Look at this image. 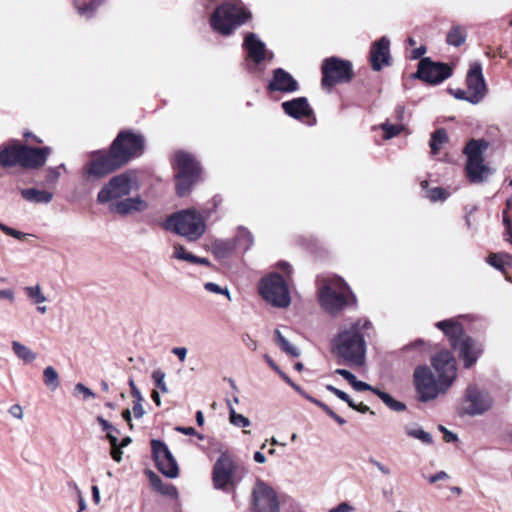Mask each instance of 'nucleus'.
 Masks as SVG:
<instances>
[{"mask_svg":"<svg viewBox=\"0 0 512 512\" xmlns=\"http://www.w3.org/2000/svg\"><path fill=\"white\" fill-rule=\"evenodd\" d=\"M50 154L48 147L31 148L22 144L19 166L25 169H37L42 167Z\"/></svg>","mask_w":512,"mask_h":512,"instance_id":"nucleus-21","label":"nucleus"},{"mask_svg":"<svg viewBox=\"0 0 512 512\" xmlns=\"http://www.w3.org/2000/svg\"><path fill=\"white\" fill-rule=\"evenodd\" d=\"M211 213L210 209H202L201 211L194 208L183 209L169 216L165 227L189 241H196L204 235L206 221Z\"/></svg>","mask_w":512,"mask_h":512,"instance_id":"nucleus-2","label":"nucleus"},{"mask_svg":"<svg viewBox=\"0 0 512 512\" xmlns=\"http://www.w3.org/2000/svg\"><path fill=\"white\" fill-rule=\"evenodd\" d=\"M436 327L444 332L452 347L458 351L465 368H470L483 351L481 343L466 336L462 325L454 319L439 321Z\"/></svg>","mask_w":512,"mask_h":512,"instance_id":"nucleus-3","label":"nucleus"},{"mask_svg":"<svg viewBox=\"0 0 512 512\" xmlns=\"http://www.w3.org/2000/svg\"><path fill=\"white\" fill-rule=\"evenodd\" d=\"M176 169V189L180 196L186 195L199 179L200 167L194 157L187 152L178 151L174 156Z\"/></svg>","mask_w":512,"mask_h":512,"instance_id":"nucleus-9","label":"nucleus"},{"mask_svg":"<svg viewBox=\"0 0 512 512\" xmlns=\"http://www.w3.org/2000/svg\"><path fill=\"white\" fill-rule=\"evenodd\" d=\"M329 512H354V508L347 502H342L338 506L331 508Z\"/></svg>","mask_w":512,"mask_h":512,"instance_id":"nucleus-55","label":"nucleus"},{"mask_svg":"<svg viewBox=\"0 0 512 512\" xmlns=\"http://www.w3.org/2000/svg\"><path fill=\"white\" fill-rule=\"evenodd\" d=\"M275 340L277 345L281 348L283 352L288 354L291 357H298L300 355L299 349L292 345L280 332V330L275 331Z\"/></svg>","mask_w":512,"mask_h":512,"instance_id":"nucleus-37","label":"nucleus"},{"mask_svg":"<svg viewBox=\"0 0 512 512\" xmlns=\"http://www.w3.org/2000/svg\"><path fill=\"white\" fill-rule=\"evenodd\" d=\"M260 295L271 305L285 308L290 305L291 297L285 280L277 273L264 277L259 284Z\"/></svg>","mask_w":512,"mask_h":512,"instance_id":"nucleus-10","label":"nucleus"},{"mask_svg":"<svg viewBox=\"0 0 512 512\" xmlns=\"http://www.w3.org/2000/svg\"><path fill=\"white\" fill-rule=\"evenodd\" d=\"M467 89L469 91V102L479 103L485 96L487 88L482 74V65L475 61L471 63L467 73Z\"/></svg>","mask_w":512,"mask_h":512,"instance_id":"nucleus-20","label":"nucleus"},{"mask_svg":"<svg viewBox=\"0 0 512 512\" xmlns=\"http://www.w3.org/2000/svg\"><path fill=\"white\" fill-rule=\"evenodd\" d=\"M6 299L10 302L15 300V293L13 289H2L0 290V300Z\"/></svg>","mask_w":512,"mask_h":512,"instance_id":"nucleus-62","label":"nucleus"},{"mask_svg":"<svg viewBox=\"0 0 512 512\" xmlns=\"http://www.w3.org/2000/svg\"><path fill=\"white\" fill-rule=\"evenodd\" d=\"M244 46L248 52L249 57L256 64H260L268 56L269 59L272 58V55H269L268 51L266 50L265 44L253 33H250L245 37Z\"/></svg>","mask_w":512,"mask_h":512,"instance_id":"nucleus-26","label":"nucleus"},{"mask_svg":"<svg viewBox=\"0 0 512 512\" xmlns=\"http://www.w3.org/2000/svg\"><path fill=\"white\" fill-rule=\"evenodd\" d=\"M416 76L430 84H439L451 76V69L446 64L424 58L419 63Z\"/></svg>","mask_w":512,"mask_h":512,"instance_id":"nucleus-19","label":"nucleus"},{"mask_svg":"<svg viewBox=\"0 0 512 512\" xmlns=\"http://www.w3.org/2000/svg\"><path fill=\"white\" fill-rule=\"evenodd\" d=\"M139 187L137 174L134 171H126L113 176L98 192L97 201L101 204L109 203V206L129 196Z\"/></svg>","mask_w":512,"mask_h":512,"instance_id":"nucleus-6","label":"nucleus"},{"mask_svg":"<svg viewBox=\"0 0 512 512\" xmlns=\"http://www.w3.org/2000/svg\"><path fill=\"white\" fill-rule=\"evenodd\" d=\"M249 18L240 2L223 3L215 9L210 24L221 35H229Z\"/></svg>","mask_w":512,"mask_h":512,"instance_id":"nucleus-5","label":"nucleus"},{"mask_svg":"<svg viewBox=\"0 0 512 512\" xmlns=\"http://www.w3.org/2000/svg\"><path fill=\"white\" fill-rule=\"evenodd\" d=\"M237 241H238L240 246H243V248L245 250H247L253 244V236L250 233V231H248L245 228H242V229L239 230V233H238V236H237Z\"/></svg>","mask_w":512,"mask_h":512,"instance_id":"nucleus-44","label":"nucleus"},{"mask_svg":"<svg viewBox=\"0 0 512 512\" xmlns=\"http://www.w3.org/2000/svg\"><path fill=\"white\" fill-rule=\"evenodd\" d=\"M335 373L342 376L345 380H347L350 384L354 381L355 375L346 369H336Z\"/></svg>","mask_w":512,"mask_h":512,"instance_id":"nucleus-61","label":"nucleus"},{"mask_svg":"<svg viewBox=\"0 0 512 512\" xmlns=\"http://www.w3.org/2000/svg\"><path fill=\"white\" fill-rule=\"evenodd\" d=\"M125 165V158L115 156L110 148L107 153L97 152L93 154L91 161L86 165L88 176L99 179Z\"/></svg>","mask_w":512,"mask_h":512,"instance_id":"nucleus-13","label":"nucleus"},{"mask_svg":"<svg viewBox=\"0 0 512 512\" xmlns=\"http://www.w3.org/2000/svg\"><path fill=\"white\" fill-rule=\"evenodd\" d=\"M439 430L443 432L445 442L449 443L457 440V436L451 431L447 430L444 426L440 425Z\"/></svg>","mask_w":512,"mask_h":512,"instance_id":"nucleus-59","label":"nucleus"},{"mask_svg":"<svg viewBox=\"0 0 512 512\" xmlns=\"http://www.w3.org/2000/svg\"><path fill=\"white\" fill-rule=\"evenodd\" d=\"M448 478H449V476H448V474L445 471H440V472H438V473H436L434 475H431L428 480H429L430 483H435L437 481L445 480V479H448Z\"/></svg>","mask_w":512,"mask_h":512,"instance_id":"nucleus-64","label":"nucleus"},{"mask_svg":"<svg viewBox=\"0 0 512 512\" xmlns=\"http://www.w3.org/2000/svg\"><path fill=\"white\" fill-rule=\"evenodd\" d=\"M228 408H229V420L230 423L236 427H248L250 426L251 422L250 420L245 417L242 414H238L231 402H228Z\"/></svg>","mask_w":512,"mask_h":512,"instance_id":"nucleus-39","label":"nucleus"},{"mask_svg":"<svg viewBox=\"0 0 512 512\" xmlns=\"http://www.w3.org/2000/svg\"><path fill=\"white\" fill-rule=\"evenodd\" d=\"M103 0H90L89 2H83L81 0H75V8L81 17L90 19L95 16L97 11L103 5Z\"/></svg>","mask_w":512,"mask_h":512,"instance_id":"nucleus-29","label":"nucleus"},{"mask_svg":"<svg viewBox=\"0 0 512 512\" xmlns=\"http://www.w3.org/2000/svg\"><path fill=\"white\" fill-rule=\"evenodd\" d=\"M142 401H139V400H136V402L134 403V406H133V413H134V416L136 418H141L143 417L145 411H144V408L142 406Z\"/></svg>","mask_w":512,"mask_h":512,"instance_id":"nucleus-63","label":"nucleus"},{"mask_svg":"<svg viewBox=\"0 0 512 512\" xmlns=\"http://www.w3.org/2000/svg\"><path fill=\"white\" fill-rule=\"evenodd\" d=\"M431 364L437 378L450 388L457 377V364L453 355L449 351H441L432 358Z\"/></svg>","mask_w":512,"mask_h":512,"instance_id":"nucleus-17","label":"nucleus"},{"mask_svg":"<svg viewBox=\"0 0 512 512\" xmlns=\"http://www.w3.org/2000/svg\"><path fill=\"white\" fill-rule=\"evenodd\" d=\"M451 94L456 98V99H459V100H466L469 102V91L468 89L467 90H462V89H456V90H451L450 91Z\"/></svg>","mask_w":512,"mask_h":512,"instance_id":"nucleus-56","label":"nucleus"},{"mask_svg":"<svg viewBox=\"0 0 512 512\" xmlns=\"http://www.w3.org/2000/svg\"><path fill=\"white\" fill-rule=\"evenodd\" d=\"M324 412L334 419L339 425H344L346 423V420L337 415L329 406L324 407Z\"/></svg>","mask_w":512,"mask_h":512,"instance_id":"nucleus-57","label":"nucleus"},{"mask_svg":"<svg viewBox=\"0 0 512 512\" xmlns=\"http://www.w3.org/2000/svg\"><path fill=\"white\" fill-rule=\"evenodd\" d=\"M503 224L506 227V234L509 236V238H507V240L510 241V243H512V224H511V219L508 216L507 211L503 212Z\"/></svg>","mask_w":512,"mask_h":512,"instance_id":"nucleus-51","label":"nucleus"},{"mask_svg":"<svg viewBox=\"0 0 512 512\" xmlns=\"http://www.w3.org/2000/svg\"><path fill=\"white\" fill-rule=\"evenodd\" d=\"M493 405V398L486 391L477 386H469L466 389L462 401V410L470 416L482 415Z\"/></svg>","mask_w":512,"mask_h":512,"instance_id":"nucleus-15","label":"nucleus"},{"mask_svg":"<svg viewBox=\"0 0 512 512\" xmlns=\"http://www.w3.org/2000/svg\"><path fill=\"white\" fill-rule=\"evenodd\" d=\"M390 60V40L383 36L371 46L370 62L372 69L380 71L384 66L390 64Z\"/></svg>","mask_w":512,"mask_h":512,"instance_id":"nucleus-22","label":"nucleus"},{"mask_svg":"<svg viewBox=\"0 0 512 512\" xmlns=\"http://www.w3.org/2000/svg\"><path fill=\"white\" fill-rule=\"evenodd\" d=\"M151 447L159 471L169 478L177 477L178 464L168 447L160 440H152Z\"/></svg>","mask_w":512,"mask_h":512,"instance_id":"nucleus-18","label":"nucleus"},{"mask_svg":"<svg viewBox=\"0 0 512 512\" xmlns=\"http://www.w3.org/2000/svg\"><path fill=\"white\" fill-rule=\"evenodd\" d=\"M298 392L303 396L305 397L307 400H309L310 402L316 404L317 406H319L323 411H324V407H328L326 404H324L323 402L319 401L318 399L310 396L309 394H307L306 392H304L303 390L299 389Z\"/></svg>","mask_w":512,"mask_h":512,"instance_id":"nucleus-60","label":"nucleus"},{"mask_svg":"<svg viewBox=\"0 0 512 512\" xmlns=\"http://www.w3.org/2000/svg\"><path fill=\"white\" fill-rule=\"evenodd\" d=\"M318 298L321 307L331 314L339 312L354 301L349 286L339 277L322 279L319 283Z\"/></svg>","mask_w":512,"mask_h":512,"instance_id":"nucleus-4","label":"nucleus"},{"mask_svg":"<svg viewBox=\"0 0 512 512\" xmlns=\"http://www.w3.org/2000/svg\"><path fill=\"white\" fill-rule=\"evenodd\" d=\"M299 88L298 82L287 71L278 68L273 72V77L268 84L271 92L293 93Z\"/></svg>","mask_w":512,"mask_h":512,"instance_id":"nucleus-25","label":"nucleus"},{"mask_svg":"<svg viewBox=\"0 0 512 512\" xmlns=\"http://www.w3.org/2000/svg\"><path fill=\"white\" fill-rule=\"evenodd\" d=\"M149 207L148 202L141 196L126 197L119 201L112 203L109 209L112 213L120 214L122 216L132 215L147 210Z\"/></svg>","mask_w":512,"mask_h":512,"instance_id":"nucleus-23","label":"nucleus"},{"mask_svg":"<svg viewBox=\"0 0 512 512\" xmlns=\"http://www.w3.org/2000/svg\"><path fill=\"white\" fill-rule=\"evenodd\" d=\"M370 463L375 466L383 475H391V469L390 467L386 466V465H383L381 462L375 460V459H370Z\"/></svg>","mask_w":512,"mask_h":512,"instance_id":"nucleus-53","label":"nucleus"},{"mask_svg":"<svg viewBox=\"0 0 512 512\" xmlns=\"http://www.w3.org/2000/svg\"><path fill=\"white\" fill-rule=\"evenodd\" d=\"M237 464L232 457L224 452L220 455L213 467V483L215 488L228 490L233 488L239 482L237 477Z\"/></svg>","mask_w":512,"mask_h":512,"instance_id":"nucleus-11","label":"nucleus"},{"mask_svg":"<svg viewBox=\"0 0 512 512\" xmlns=\"http://www.w3.org/2000/svg\"><path fill=\"white\" fill-rule=\"evenodd\" d=\"M149 478H150L152 487L156 491H158L164 495L176 496V494H177L176 488L170 484L163 483V481L155 473L150 472Z\"/></svg>","mask_w":512,"mask_h":512,"instance_id":"nucleus-36","label":"nucleus"},{"mask_svg":"<svg viewBox=\"0 0 512 512\" xmlns=\"http://www.w3.org/2000/svg\"><path fill=\"white\" fill-rule=\"evenodd\" d=\"M322 84L331 87L340 82L350 81L353 76L352 64L336 57L325 59L322 65Z\"/></svg>","mask_w":512,"mask_h":512,"instance_id":"nucleus-14","label":"nucleus"},{"mask_svg":"<svg viewBox=\"0 0 512 512\" xmlns=\"http://www.w3.org/2000/svg\"><path fill=\"white\" fill-rule=\"evenodd\" d=\"M380 127L384 132V138L387 140L399 135L404 129L402 124H390L388 121L381 124Z\"/></svg>","mask_w":512,"mask_h":512,"instance_id":"nucleus-41","label":"nucleus"},{"mask_svg":"<svg viewBox=\"0 0 512 512\" xmlns=\"http://www.w3.org/2000/svg\"><path fill=\"white\" fill-rule=\"evenodd\" d=\"M448 140L447 133L444 129L436 130L430 140V148L432 154H437L441 149L442 145Z\"/></svg>","mask_w":512,"mask_h":512,"instance_id":"nucleus-38","label":"nucleus"},{"mask_svg":"<svg viewBox=\"0 0 512 512\" xmlns=\"http://www.w3.org/2000/svg\"><path fill=\"white\" fill-rule=\"evenodd\" d=\"M73 396L76 398H81L83 400H87L90 398H94L95 394L84 384L78 383L73 389Z\"/></svg>","mask_w":512,"mask_h":512,"instance_id":"nucleus-43","label":"nucleus"},{"mask_svg":"<svg viewBox=\"0 0 512 512\" xmlns=\"http://www.w3.org/2000/svg\"><path fill=\"white\" fill-rule=\"evenodd\" d=\"M165 377H166L165 373L162 372L161 370H155L152 373V379L162 393H168V391H169L167 384L165 382Z\"/></svg>","mask_w":512,"mask_h":512,"instance_id":"nucleus-46","label":"nucleus"},{"mask_svg":"<svg viewBox=\"0 0 512 512\" xmlns=\"http://www.w3.org/2000/svg\"><path fill=\"white\" fill-rule=\"evenodd\" d=\"M510 257L505 254H491L489 257H488V263L495 267L496 269H503L504 265L507 263V260H509Z\"/></svg>","mask_w":512,"mask_h":512,"instance_id":"nucleus-45","label":"nucleus"},{"mask_svg":"<svg viewBox=\"0 0 512 512\" xmlns=\"http://www.w3.org/2000/svg\"><path fill=\"white\" fill-rule=\"evenodd\" d=\"M407 436L419 440L425 445L433 444V437L430 433L426 432L416 423L406 424L404 426Z\"/></svg>","mask_w":512,"mask_h":512,"instance_id":"nucleus-30","label":"nucleus"},{"mask_svg":"<svg viewBox=\"0 0 512 512\" xmlns=\"http://www.w3.org/2000/svg\"><path fill=\"white\" fill-rule=\"evenodd\" d=\"M413 381L417 398L421 402H429L440 395L446 394L449 388L439 380L427 366H418L413 373Z\"/></svg>","mask_w":512,"mask_h":512,"instance_id":"nucleus-8","label":"nucleus"},{"mask_svg":"<svg viewBox=\"0 0 512 512\" xmlns=\"http://www.w3.org/2000/svg\"><path fill=\"white\" fill-rule=\"evenodd\" d=\"M44 385L50 391H55L60 386V377L58 372L52 367L48 366L43 371Z\"/></svg>","mask_w":512,"mask_h":512,"instance_id":"nucleus-35","label":"nucleus"},{"mask_svg":"<svg viewBox=\"0 0 512 512\" xmlns=\"http://www.w3.org/2000/svg\"><path fill=\"white\" fill-rule=\"evenodd\" d=\"M187 352V348L185 347H175L172 349V353L177 356L181 362L186 360Z\"/></svg>","mask_w":512,"mask_h":512,"instance_id":"nucleus-58","label":"nucleus"},{"mask_svg":"<svg viewBox=\"0 0 512 512\" xmlns=\"http://www.w3.org/2000/svg\"><path fill=\"white\" fill-rule=\"evenodd\" d=\"M253 512H279V503L272 487L257 480L252 491Z\"/></svg>","mask_w":512,"mask_h":512,"instance_id":"nucleus-16","label":"nucleus"},{"mask_svg":"<svg viewBox=\"0 0 512 512\" xmlns=\"http://www.w3.org/2000/svg\"><path fill=\"white\" fill-rule=\"evenodd\" d=\"M9 413L16 419H22L24 416L23 409L19 404H14L9 408Z\"/></svg>","mask_w":512,"mask_h":512,"instance_id":"nucleus-54","label":"nucleus"},{"mask_svg":"<svg viewBox=\"0 0 512 512\" xmlns=\"http://www.w3.org/2000/svg\"><path fill=\"white\" fill-rule=\"evenodd\" d=\"M107 438L111 444V456L116 462H120L122 459V451L118 444V438L115 434L111 432L108 433Z\"/></svg>","mask_w":512,"mask_h":512,"instance_id":"nucleus-42","label":"nucleus"},{"mask_svg":"<svg viewBox=\"0 0 512 512\" xmlns=\"http://www.w3.org/2000/svg\"><path fill=\"white\" fill-rule=\"evenodd\" d=\"M467 38V31L465 27L454 25L447 33L446 42L451 46L458 47L462 45Z\"/></svg>","mask_w":512,"mask_h":512,"instance_id":"nucleus-32","label":"nucleus"},{"mask_svg":"<svg viewBox=\"0 0 512 512\" xmlns=\"http://www.w3.org/2000/svg\"><path fill=\"white\" fill-rule=\"evenodd\" d=\"M11 346L17 358L25 363H32L37 358V354L35 352L18 341H12Z\"/></svg>","mask_w":512,"mask_h":512,"instance_id":"nucleus-33","label":"nucleus"},{"mask_svg":"<svg viewBox=\"0 0 512 512\" xmlns=\"http://www.w3.org/2000/svg\"><path fill=\"white\" fill-rule=\"evenodd\" d=\"M97 421L98 423L101 425L102 429L104 431L107 432V434L109 432H111L112 434H114V432H118V430L116 428H114L107 420H105L103 417L101 416H98L97 417Z\"/></svg>","mask_w":512,"mask_h":512,"instance_id":"nucleus-52","label":"nucleus"},{"mask_svg":"<svg viewBox=\"0 0 512 512\" xmlns=\"http://www.w3.org/2000/svg\"><path fill=\"white\" fill-rule=\"evenodd\" d=\"M27 297L34 303L39 304L46 301L45 295L42 293L41 287L39 285L28 286L24 289Z\"/></svg>","mask_w":512,"mask_h":512,"instance_id":"nucleus-40","label":"nucleus"},{"mask_svg":"<svg viewBox=\"0 0 512 512\" xmlns=\"http://www.w3.org/2000/svg\"><path fill=\"white\" fill-rule=\"evenodd\" d=\"M20 193L23 199L34 204H48L53 199L51 192L36 188L22 189Z\"/></svg>","mask_w":512,"mask_h":512,"instance_id":"nucleus-28","label":"nucleus"},{"mask_svg":"<svg viewBox=\"0 0 512 512\" xmlns=\"http://www.w3.org/2000/svg\"><path fill=\"white\" fill-rule=\"evenodd\" d=\"M487 146L483 140H471L464 149L467 156L465 171L472 183H482L493 173V170L484 163L483 155Z\"/></svg>","mask_w":512,"mask_h":512,"instance_id":"nucleus-7","label":"nucleus"},{"mask_svg":"<svg viewBox=\"0 0 512 512\" xmlns=\"http://www.w3.org/2000/svg\"><path fill=\"white\" fill-rule=\"evenodd\" d=\"M427 197L432 201H443L448 197V193L443 188H433L428 191Z\"/></svg>","mask_w":512,"mask_h":512,"instance_id":"nucleus-48","label":"nucleus"},{"mask_svg":"<svg viewBox=\"0 0 512 512\" xmlns=\"http://www.w3.org/2000/svg\"><path fill=\"white\" fill-rule=\"evenodd\" d=\"M283 111L290 117L298 120L304 118H312L313 121L309 122L310 125L315 123L313 110L305 97H297L281 104Z\"/></svg>","mask_w":512,"mask_h":512,"instance_id":"nucleus-24","label":"nucleus"},{"mask_svg":"<svg viewBox=\"0 0 512 512\" xmlns=\"http://www.w3.org/2000/svg\"><path fill=\"white\" fill-rule=\"evenodd\" d=\"M373 393L377 395L383 401V403L393 411L401 412L406 409V405L403 402L394 399L390 394L380 390L379 388L373 389Z\"/></svg>","mask_w":512,"mask_h":512,"instance_id":"nucleus-34","label":"nucleus"},{"mask_svg":"<svg viewBox=\"0 0 512 512\" xmlns=\"http://www.w3.org/2000/svg\"><path fill=\"white\" fill-rule=\"evenodd\" d=\"M351 386L357 390V391H371L373 392V389H377L376 387H372L371 385L363 382V381H359L357 380V378L355 377L354 381L351 383Z\"/></svg>","mask_w":512,"mask_h":512,"instance_id":"nucleus-50","label":"nucleus"},{"mask_svg":"<svg viewBox=\"0 0 512 512\" xmlns=\"http://www.w3.org/2000/svg\"><path fill=\"white\" fill-rule=\"evenodd\" d=\"M205 290H207L210 293L214 294H222L225 295L229 300H231L230 292L227 288H222L216 283L213 282H207L204 284Z\"/></svg>","mask_w":512,"mask_h":512,"instance_id":"nucleus-47","label":"nucleus"},{"mask_svg":"<svg viewBox=\"0 0 512 512\" xmlns=\"http://www.w3.org/2000/svg\"><path fill=\"white\" fill-rule=\"evenodd\" d=\"M0 230L3 231L6 235L11 236L15 239L22 240L25 237V234L21 231H18L14 228H11L0 222Z\"/></svg>","mask_w":512,"mask_h":512,"instance_id":"nucleus-49","label":"nucleus"},{"mask_svg":"<svg viewBox=\"0 0 512 512\" xmlns=\"http://www.w3.org/2000/svg\"><path fill=\"white\" fill-rule=\"evenodd\" d=\"M371 323L366 319H357L339 327L332 341V352L346 364L361 366L365 361V331Z\"/></svg>","mask_w":512,"mask_h":512,"instance_id":"nucleus-1","label":"nucleus"},{"mask_svg":"<svg viewBox=\"0 0 512 512\" xmlns=\"http://www.w3.org/2000/svg\"><path fill=\"white\" fill-rule=\"evenodd\" d=\"M22 144L17 141L0 146V167L9 168L19 166Z\"/></svg>","mask_w":512,"mask_h":512,"instance_id":"nucleus-27","label":"nucleus"},{"mask_svg":"<svg viewBox=\"0 0 512 512\" xmlns=\"http://www.w3.org/2000/svg\"><path fill=\"white\" fill-rule=\"evenodd\" d=\"M144 138L142 135L130 132H120L111 145L115 156L125 158V164L132 158L138 157L144 150Z\"/></svg>","mask_w":512,"mask_h":512,"instance_id":"nucleus-12","label":"nucleus"},{"mask_svg":"<svg viewBox=\"0 0 512 512\" xmlns=\"http://www.w3.org/2000/svg\"><path fill=\"white\" fill-rule=\"evenodd\" d=\"M173 258L181 260V261L190 262L193 264H201V265L209 264L208 259L197 257V256L193 255L192 253L188 252L182 245H174Z\"/></svg>","mask_w":512,"mask_h":512,"instance_id":"nucleus-31","label":"nucleus"}]
</instances>
